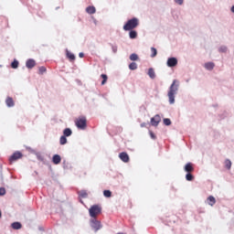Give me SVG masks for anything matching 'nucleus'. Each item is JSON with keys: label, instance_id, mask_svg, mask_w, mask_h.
Segmentation results:
<instances>
[{"label": "nucleus", "instance_id": "nucleus-25", "mask_svg": "<svg viewBox=\"0 0 234 234\" xmlns=\"http://www.w3.org/2000/svg\"><path fill=\"white\" fill-rule=\"evenodd\" d=\"M79 195L81 197V198H87L88 197V193L85 190L79 191Z\"/></svg>", "mask_w": 234, "mask_h": 234}, {"label": "nucleus", "instance_id": "nucleus-3", "mask_svg": "<svg viewBox=\"0 0 234 234\" xmlns=\"http://www.w3.org/2000/svg\"><path fill=\"white\" fill-rule=\"evenodd\" d=\"M89 211H90V217L92 218H96L98 215H101V207L99 206L98 204H95L91 206V207H90Z\"/></svg>", "mask_w": 234, "mask_h": 234}, {"label": "nucleus", "instance_id": "nucleus-19", "mask_svg": "<svg viewBox=\"0 0 234 234\" xmlns=\"http://www.w3.org/2000/svg\"><path fill=\"white\" fill-rule=\"evenodd\" d=\"M148 76H149L150 78H152V80H154L156 74H155L154 69H148Z\"/></svg>", "mask_w": 234, "mask_h": 234}, {"label": "nucleus", "instance_id": "nucleus-2", "mask_svg": "<svg viewBox=\"0 0 234 234\" xmlns=\"http://www.w3.org/2000/svg\"><path fill=\"white\" fill-rule=\"evenodd\" d=\"M140 24L139 19L137 17H133V19H129L126 24L123 26V30L125 31H133V29L137 28Z\"/></svg>", "mask_w": 234, "mask_h": 234}, {"label": "nucleus", "instance_id": "nucleus-41", "mask_svg": "<svg viewBox=\"0 0 234 234\" xmlns=\"http://www.w3.org/2000/svg\"><path fill=\"white\" fill-rule=\"evenodd\" d=\"M1 217H2V211L0 210V218H1Z\"/></svg>", "mask_w": 234, "mask_h": 234}, {"label": "nucleus", "instance_id": "nucleus-27", "mask_svg": "<svg viewBox=\"0 0 234 234\" xmlns=\"http://www.w3.org/2000/svg\"><path fill=\"white\" fill-rule=\"evenodd\" d=\"M231 165H232L231 160H229V159L225 160V167H227V169H230Z\"/></svg>", "mask_w": 234, "mask_h": 234}, {"label": "nucleus", "instance_id": "nucleus-21", "mask_svg": "<svg viewBox=\"0 0 234 234\" xmlns=\"http://www.w3.org/2000/svg\"><path fill=\"white\" fill-rule=\"evenodd\" d=\"M137 36H138V34H137L136 30L132 29V31L130 32V38L136 39Z\"/></svg>", "mask_w": 234, "mask_h": 234}, {"label": "nucleus", "instance_id": "nucleus-30", "mask_svg": "<svg viewBox=\"0 0 234 234\" xmlns=\"http://www.w3.org/2000/svg\"><path fill=\"white\" fill-rule=\"evenodd\" d=\"M152 58H155L157 56V49L154 47H152Z\"/></svg>", "mask_w": 234, "mask_h": 234}, {"label": "nucleus", "instance_id": "nucleus-28", "mask_svg": "<svg viewBox=\"0 0 234 234\" xmlns=\"http://www.w3.org/2000/svg\"><path fill=\"white\" fill-rule=\"evenodd\" d=\"M103 195L106 197H112V191H110V189H104Z\"/></svg>", "mask_w": 234, "mask_h": 234}, {"label": "nucleus", "instance_id": "nucleus-34", "mask_svg": "<svg viewBox=\"0 0 234 234\" xmlns=\"http://www.w3.org/2000/svg\"><path fill=\"white\" fill-rule=\"evenodd\" d=\"M5 193H6V191H5V187H0V195L4 196V195H5Z\"/></svg>", "mask_w": 234, "mask_h": 234}, {"label": "nucleus", "instance_id": "nucleus-11", "mask_svg": "<svg viewBox=\"0 0 234 234\" xmlns=\"http://www.w3.org/2000/svg\"><path fill=\"white\" fill-rule=\"evenodd\" d=\"M26 65L27 69H34L36 67V61L35 59H27Z\"/></svg>", "mask_w": 234, "mask_h": 234}, {"label": "nucleus", "instance_id": "nucleus-13", "mask_svg": "<svg viewBox=\"0 0 234 234\" xmlns=\"http://www.w3.org/2000/svg\"><path fill=\"white\" fill-rule=\"evenodd\" d=\"M52 162L55 165L60 164L61 162V156L59 154H54L53 158H52Z\"/></svg>", "mask_w": 234, "mask_h": 234}, {"label": "nucleus", "instance_id": "nucleus-4", "mask_svg": "<svg viewBox=\"0 0 234 234\" xmlns=\"http://www.w3.org/2000/svg\"><path fill=\"white\" fill-rule=\"evenodd\" d=\"M75 123L79 129H86L87 118L85 116H80V118H77Z\"/></svg>", "mask_w": 234, "mask_h": 234}, {"label": "nucleus", "instance_id": "nucleus-7", "mask_svg": "<svg viewBox=\"0 0 234 234\" xmlns=\"http://www.w3.org/2000/svg\"><path fill=\"white\" fill-rule=\"evenodd\" d=\"M185 171H186V176H193L192 172L194 171V166L191 162H189L188 164H186Z\"/></svg>", "mask_w": 234, "mask_h": 234}, {"label": "nucleus", "instance_id": "nucleus-38", "mask_svg": "<svg viewBox=\"0 0 234 234\" xmlns=\"http://www.w3.org/2000/svg\"><path fill=\"white\" fill-rule=\"evenodd\" d=\"M79 56H80V58H84L83 52H80Z\"/></svg>", "mask_w": 234, "mask_h": 234}, {"label": "nucleus", "instance_id": "nucleus-39", "mask_svg": "<svg viewBox=\"0 0 234 234\" xmlns=\"http://www.w3.org/2000/svg\"><path fill=\"white\" fill-rule=\"evenodd\" d=\"M141 127H146V123L145 122L141 123Z\"/></svg>", "mask_w": 234, "mask_h": 234}, {"label": "nucleus", "instance_id": "nucleus-33", "mask_svg": "<svg viewBox=\"0 0 234 234\" xmlns=\"http://www.w3.org/2000/svg\"><path fill=\"white\" fill-rule=\"evenodd\" d=\"M150 137H151L153 140H156V134H154V133H153V131H150Z\"/></svg>", "mask_w": 234, "mask_h": 234}, {"label": "nucleus", "instance_id": "nucleus-5", "mask_svg": "<svg viewBox=\"0 0 234 234\" xmlns=\"http://www.w3.org/2000/svg\"><path fill=\"white\" fill-rule=\"evenodd\" d=\"M90 226L95 231H98V229H101L102 228L101 220H97V218H91Z\"/></svg>", "mask_w": 234, "mask_h": 234}, {"label": "nucleus", "instance_id": "nucleus-29", "mask_svg": "<svg viewBox=\"0 0 234 234\" xmlns=\"http://www.w3.org/2000/svg\"><path fill=\"white\" fill-rule=\"evenodd\" d=\"M18 65H19L18 61H17L16 59H15V60L12 62L11 67H12V69H17V68H18Z\"/></svg>", "mask_w": 234, "mask_h": 234}, {"label": "nucleus", "instance_id": "nucleus-40", "mask_svg": "<svg viewBox=\"0 0 234 234\" xmlns=\"http://www.w3.org/2000/svg\"><path fill=\"white\" fill-rule=\"evenodd\" d=\"M231 12L234 14V5L231 7Z\"/></svg>", "mask_w": 234, "mask_h": 234}, {"label": "nucleus", "instance_id": "nucleus-1", "mask_svg": "<svg viewBox=\"0 0 234 234\" xmlns=\"http://www.w3.org/2000/svg\"><path fill=\"white\" fill-rule=\"evenodd\" d=\"M178 87H179V85H178L176 80H174V81L168 90V94H167L168 99H169V103H171V104L175 103V101H176V94L178 90Z\"/></svg>", "mask_w": 234, "mask_h": 234}, {"label": "nucleus", "instance_id": "nucleus-31", "mask_svg": "<svg viewBox=\"0 0 234 234\" xmlns=\"http://www.w3.org/2000/svg\"><path fill=\"white\" fill-rule=\"evenodd\" d=\"M164 123H165V125H171L172 122L169 118H165Z\"/></svg>", "mask_w": 234, "mask_h": 234}, {"label": "nucleus", "instance_id": "nucleus-22", "mask_svg": "<svg viewBox=\"0 0 234 234\" xmlns=\"http://www.w3.org/2000/svg\"><path fill=\"white\" fill-rule=\"evenodd\" d=\"M59 142H60L61 145H65V144H67V142H68L66 135L64 134V132H63V136L60 137Z\"/></svg>", "mask_w": 234, "mask_h": 234}, {"label": "nucleus", "instance_id": "nucleus-20", "mask_svg": "<svg viewBox=\"0 0 234 234\" xmlns=\"http://www.w3.org/2000/svg\"><path fill=\"white\" fill-rule=\"evenodd\" d=\"M129 69L130 70H136L138 69L137 63H135L134 61H132V63H130L129 65Z\"/></svg>", "mask_w": 234, "mask_h": 234}, {"label": "nucleus", "instance_id": "nucleus-42", "mask_svg": "<svg viewBox=\"0 0 234 234\" xmlns=\"http://www.w3.org/2000/svg\"><path fill=\"white\" fill-rule=\"evenodd\" d=\"M117 234H125V233H122V232H119V233H117Z\"/></svg>", "mask_w": 234, "mask_h": 234}, {"label": "nucleus", "instance_id": "nucleus-32", "mask_svg": "<svg viewBox=\"0 0 234 234\" xmlns=\"http://www.w3.org/2000/svg\"><path fill=\"white\" fill-rule=\"evenodd\" d=\"M44 72H47L46 67H39V74H44Z\"/></svg>", "mask_w": 234, "mask_h": 234}, {"label": "nucleus", "instance_id": "nucleus-17", "mask_svg": "<svg viewBox=\"0 0 234 234\" xmlns=\"http://www.w3.org/2000/svg\"><path fill=\"white\" fill-rule=\"evenodd\" d=\"M13 229H20L22 228L21 222H13L12 223Z\"/></svg>", "mask_w": 234, "mask_h": 234}, {"label": "nucleus", "instance_id": "nucleus-6", "mask_svg": "<svg viewBox=\"0 0 234 234\" xmlns=\"http://www.w3.org/2000/svg\"><path fill=\"white\" fill-rule=\"evenodd\" d=\"M23 154L20 153V151H16L10 157H9V162L10 164H13V162H16V160H19L22 158Z\"/></svg>", "mask_w": 234, "mask_h": 234}, {"label": "nucleus", "instance_id": "nucleus-23", "mask_svg": "<svg viewBox=\"0 0 234 234\" xmlns=\"http://www.w3.org/2000/svg\"><path fill=\"white\" fill-rule=\"evenodd\" d=\"M130 59L131 61H133V62L137 61L139 59L138 54H131Z\"/></svg>", "mask_w": 234, "mask_h": 234}, {"label": "nucleus", "instance_id": "nucleus-16", "mask_svg": "<svg viewBox=\"0 0 234 234\" xmlns=\"http://www.w3.org/2000/svg\"><path fill=\"white\" fill-rule=\"evenodd\" d=\"M207 203L209 204V206H214L216 204V198L215 197H208L207 199Z\"/></svg>", "mask_w": 234, "mask_h": 234}, {"label": "nucleus", "instance_id": "nucleus-18", "mask_svg": "<svg viewBox=\"0 0 234 234\" xmlns=\"http://www.w3.org/2000/svg\"><path fill=\"white\" fill-rule=\"evenodd\" d=\"M86 12L88 14H95L96 13V8H95V6H88L86 8Z\"/></svg>", "mask_w": 234, "mask_h": 234}, {"label": "nucleus", "instance_id": "nucleus-9", "mask_svg": "<svg viewBox=\"0 0 234 234\" xmlns=\"http://www.w3.org/2000/svg\"><path fill=\"white\" fill-rule=\"evenodd\" d=\"M119 158H121V160L124 163L130 162V156H129L128 153H125V152L120 153Z\"/></svg>", "mask_w": 234, "mask_h": 234}, {"label": "nucleus", "instance_id": "nucleus-14", "mask_svg": "<svg viewBox=\"0 0 234 234\" xmlns=\"http://www.w3.org/2000/svg\"><path fill=\"white\" fill-rule=\"evenodd\" d=\"M5 104L7 105V107H14L15 101H14L13 98H11V97L6 98Z\"/></svg>", "mask_w": 234, "mask_h": 234}, {"label": "nucleus", "instance_id": "nucleus-15", "mask_svg": "<svg viewBox=\"0 0 234 234\" xmlns=\"http://www.w3.org/2000/svg\"><path fill=\"white\" fill-rule=\"evenodd\" d=\"M205 69H207V70H213V69H215V63H205Z\"/></svg>", "mask_w": 234, "mask_h": 234}, {"label": "nucleus", "instance_id": "nucleus-10", "mask_svg": "<svg viewBox=\"0 0 234 234\" xmlns=\"http://www.w3.org/2000/svg\"><path fill=\"white\" fill-rule=\"evenodd\" d=\"M161 122V116L159 114H155L154 118L151 119V124L154 126H157Z\"/></svg>", "mask_w": 234, "mask_h": 234}, {"label": "nucleus", "instance_id": "nucleus-36", "mask_svg": "<svg viewBox=\"0 0 234 234\" xmlns=\"http://www.w3.org/2000/svg\"><path fill=\"white\" fill-rule=\"evenodd\" d=\"M227 50H228L227 47H221V48H219V51H220V52H227Z\"/></svg>", "mask_w": 234, "mask_h": 234}, {"label": "nucleus", "instance_id": "nucleus-26", "mask_svg": "<svg viewBox=\"0 0 234 234\" xmlns=\"http://www.w3.org/2000/svg\"><path fill=\"white\" fill-rule=\"evenodd\" d=\"M64 134H65L66 138H67V136H71V134H72L71 129H69V128L64 129Z\"/></svg>", "mask_w": 234, "mask_h": 234}, {"label": "nucleus", "instance_id": "nucleus-12", "mask_svg": "<svg viewBox=\"0 0 234 234\" xmlns=\"http://www.w3.org/2000/svg\"><path fill=\"white\" fill-rule=\"evenodd\" d=\"M67 58L69 59V61H75L76 56L72 52H69V50H66Z\"/></svg>", "mask_w": 234, "mask_h": 234}, {"label": "nucleus", "instance_id": "nucleus-37", "mask_svg": "<svg viewBox=\"0 0 234 234\" xmlns=\"http://www.w3.org/2000/svg\"><path fill=\"white\" fill-rule=\"evenodd\" d=\"M194 176H186V180H188V181H191V180H194Z\"/></svg>", "mask_w": 234, "mask_h": 234}, {"label": "nucleus", "instance_id": "nucleus-8", "mask_svg": "<svg viewBox=\"0 0 234 234\" xmlns=\"http://www.w3.org/2000/svg\"><path fill=\"white\" fill-rule=\"evenodd\" d=\"M178 64V59L176 58H168L167 67H176Z\"/></svg>", "mask_w": 234, "mask_h": 234}, {"label": "nucleus", "instance_id": "nucleus-24", "mask_svg": "<svg viewBox=\"0 0 234 234\" xmlns=\"http://www.w3.org/2000/svg\"><path fill=\"white\" fill-rule=\"evenodd\" d=\"M101 78H102L101 85H105V83H107V81H108L107 74H101Z\"/></svg>", "mask_w": 234, "mask_h": 234}, {"label": "nucleus", "instance_id": "nucleus-35", "mask_svg": "<svg viewBox=\"0 0 234 234\" xmlns=\"http://www.w3.org/2000/svg\"><path fill=\"white\" fill-rule=\"evenodd\" d=\"M175 3L181 5H184V0H175Z\"/></svg>", "mask_w": 234, "mask_h": 234}]
</instances>
